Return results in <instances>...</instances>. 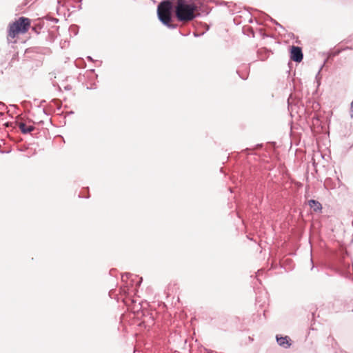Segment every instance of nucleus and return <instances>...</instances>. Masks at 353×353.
I'll use <instances>...</instances> for the list:
<instances>
[{
  "mask_svg": "<svg viewBox=\"0 0 353 353\" xmlns=\"http://www.w3.org/2000/svg\"><path fill=\"white\" fill-rule=\"evenodd\" d=\"M175 14L179 21H192L196 17L207 16L210 9L200 0H175Z\"/></svg>",
  "mask_w": 353,
  "mask_h": 353,
  "instance_id": "obj_1",
  "label": "nucleus"
},
{
  "mask_svg": "<svg viewBox=\"0 0 353 353\" xmlns=\"http://www.w3.org/2000/svg\"><path fill=\"white\" fill-rule=\"evenodd\" d=\"M174 1L175 0H162L159 2L157 8V15L159 21L169 29H176L178 27V24L174 23L172 18Z\"/></svg>",
  "mask_w": 353,
  "mask_h": 353,
  "instance_id": "obj_2",
  "label": "nucleus"
},
{
  "mask_svg": "<svg viewBox=\"0 0 353 353\" xmlns=\"http://www.w3.org/2000/svg\"><path fill=\"white\" fill-rule=\"evenodd\" d=\"M347 255V252H331L327 256L326 265L327 268L340 274H343L345 271L349 272L350 264L345 261Z\"/></svg>",
  "mask_w": 353,
  "mask_h": 353,
  "instance_id": "obj_3",
  "label": "nucleus"
},
{
  "mask_svg": "<svg viewBox=\"0 0 353 353\" xmlns=\"http://www.w3.org/2000/svg\"><path fill=\"white\" fill-rule=\"evenodd\" d=\"M30 19L25 17H20L10 23L8 28V40L9 41V38H16L19 34L26 33L30 28Z\"/></svg>",
  "mask_w": 353,
  "mask_h": 353,
  "instance_id": "obj_4",
  "label": "nucleus"
},
{
  "mask_svg": "<svg viewBox=\"0 0 353 353\" xmlns=\"http://www.w3.org/2000/svg\"><path fill=\"white\" fill-rule=\"evenodd\" d=\"M290 59L296 63H300L303 59L302 48L299 46H292L290 48Z\"/></svg>",
  "mask_w": 353,
  "mask_h": 353,
  "instance_id": "obj_5",
  "label": "nucleus"
},
{
  "mask_svg": "<svg viewBox=\"0 0 353 353\" xmlns=\"http://www.w3.org/2000/svg\"><path fill=\"white\" fill-rule=\"evenodd\" d=\"M276 343L283 349H288L292 345V341L288 335L276 334L275 336Z\"/></svg>",
  "mask_w": 353,
  "mask_h": 353,
  "instance_id": "obj_6",
  "label": "nucleus"
},
{
  "mask_svg": "<svg viewBox=\"0 0 353 353\" xmlns=\"http://www.w3.org/2000/svg\"><path fill=\"white\" fill-rule=\"evenodd\" d=\"M307 204L314 212H322L323 206L322 204L319 201L315 199H310L307 201Z\"/></svg>",
  "mask_w": 353,
  "mask_h": 353,
  "instance_id": "obj_7",
  "label": "nucleus"
},
{
  "mask_svg": "<svg viewBox=\"0 0 353 353\" xmlns=\"http://www.w3.org/2000/svg\"><path fill=\"white\" fill-rule=\"evenodd\" d=\"M44 25V19H39L37 21L34 22V25L32 27V30L38 34L40 33V30L43 28Z\"/></svg>",
  "mask_w": 353,
  "mask_h": 353,
  "instance_id": "obj_8",
  "label": "nucleus"
},
{
  "mask_svg": "<svg viewBox=\"0 0 353 353\" xmlns=\"http://www.w3.org/2000/svg\"><path fill=\"white\" fill-rule=\"evenodd\" d=\"M270 50L266 48L259 49L257 50V55L261 61H265L270 56Z\"/></svg>",
  "mask_w": 353,
  "mask_h": 353,
  "instance_id": "obj_9",
  "label": "nucleus"
},
{
  "mask_svg": "<svg viewBox=\"0 0 353 353\" xmlns=\"http://www.w3.org/2000/svg\"><path fill=\"white\" fill-rule=\"evenodd\" d=\"M19 128L21 130V132L23 134H28L29 133H31L35 129V128L32 125L26 126V125L24 123H19Z\"/></svg>",
  "mask_w": 353,
  "mask_h": 353,
  "instance_id": "obj_10",
  "label": "nucleus"
},
{
  "mask_svg": "<svg viewBox=\"0 0 353 353\" xmlns=\"http://www.w3.org/2000/svg\"><path fill=\"white\" fill-rule=\"evenodd\" d=\"M263 147V145L262 143H258V144H256L253 148H247L244 150H242V152L243 153H245L246 154H250L251 153L250 152V151H253V150H261L262 149Z\"/></svg>",
  "mask_w": 353,
  "mask_h": 353,
  "instance_id": "obj_11",
  "label": "nucleus"
},
{
  "mask_svg": "<svg viewBox=\"0 0 353 353\" xmlns=\"http://www.w3.org/2000/svg\"><path fill=\"white\" fill-rule=\"evenodd\" d=\"M79 26L76 24H72L69 27V32L70 35L77 36L79 33Z\"/></svg>",
  "mask_w": 353,
  "mask_h": 353,
  "instance_id": "obj_12",
  "label": "nucleus"
},
{
  "mask_svg": "<svg viewBox=\"0 0 353 353\" xmlns=\"http://www.w3.org/2000/svg\"><path fill=\"white\" fill-rule=\"evenodd\" d=\"M327 341L328 343H331V345L333 348L336 349L339 347L337 341L334 339V338L332 336L330 335L327 337Z\"/></svg>",
  "mask_w": 353,
  "mask_h": 353,
  "instance_id": "obj_13",
  "label": "nucleus"
},
{
  "mask_svg": "<svg viewBox=\"0 0 353 353\" xmlns=\"http://www.w3.org/2000/svg\"><path fill=\"white\" fill-rule=\"evenodd\" d=\"M130 288L128 286V284L126 283V285L121 287L119 288V292L122 295H128L129 294Z\"/></svg>",
  "mask_w": 353,
  "mask_h": 353,
  "instance_id": "obj_14",
  "label": "nucleus"
},
{
  "mask_svg": "<svg viewBox=\"0 0 353 353\" xmlns=\"http://www.w3.org/2000/svg\"><path fill=\"white\" fill-rule=\"evenodd\" d=\"M324 186L325 188H334V185L332 184V180L330 178H327L325 180Z\"/></svg>",
  "mask_w": 353,
  "mask_h": 353,
  "instance_id": "obj_15",
  "label": "nucleus"
},
{
  "mask_svg": "<svg viewBox=\"0 0 353 353\" xmlns=\"http://www.w3.org/2000/svg\"><path fill=\"white\" fill-rule=\"evenodd\" d=\"M43 19H44V20H47V21H52V22H54V23H58L59 21V19L55 18V17H50V16H46Z\"/></svg>",
  "mask_w": 353,
  "mask_h": 353,
  "instance_id": "obj_16",
  "label": "nucleus"
},
{
  "mask_svg": "<svg viewBox=\"0 0 353 353\" xmlns=\"http://www.w3.org/2000/svg\"><path fill=\"white\" fill-rule=\"evenodd\" d=\"M52 102L56 105L58 110H60L61 108V101L58 99H54L52 100Z\"/></svg>",
  "mask_w": 353,
  "mask_h": 353,
  "instance_id": "obj_17",
  "label": "nucleus"
},
{
  "mask_svg": "<svg viewBox=\"0 0 353 353\" xmlns=\"http://www.w3.org/2000/svg\"><path fill=\"white\" fill-rule=\"evenodd\" d=\"M268 17L270 18V21L272 23H274L276 26H277L278 27H279L281 29H283L284 30V28L283 27L282 25H281L279 23H278L276 20H274V19H272L270 15H267Z\"/></svg>",
  "mask_w": 353,
  "mask_h": 353,
  "instance_id": "obj_18",
  "label": "nucleus"
},
{
  "mask_svg": "<svg viewBox=\"0 0 353 353\" xmlns=\"http://www.w3.org/2000/svg\"><path fill=\"white\" fill-rule=\"evenodd\" d=\"M248 71H250V68H248ZM236 73L239 74V77L241 79H242L243 80H246L248 77V73H247L246 74H241L239 70L236 71Z\"/></svg>",
  "mask_w": 353,
  "mask_h": 353,
  "instance_id": "obj_19",
  "label": "nucleus"
},
{
  "mask_svg": "<svg viewBox=\"0 0 353 353\" xmlns=\"http://www.w3.org/2000/svg\"><path fill=\"white\" fill-rule=\"evenodd\" d=\"M132 276V274L130 273H125L124 274H122V276H121L122 281L126 282V281L124 279L125 276L126 277V279H128Z\"/></svg>",
  "mask_w": 353,
  "mask_h": 353,
  "instance_id": "obj_20",
  "label": "nucleus"
},
{
  "mask_svg": "<svg viewBox=\"0 0 353 353\" xmlns=\"http://www.w3.org/2000/svg\"><path fill=\"white\" fill-rule=\"evenodd\" d=\"M247 29L249 32L247 34L248 35L251 34L252 37H254V32L253 28L250 26H248Z\"/></svg>",
  "mask_w": 353,
  "mask_h": 353,
  "instance_id": "obj_21",
  "label": "nucleus"
},
{
  "mask_svg": "<svg viewBox=\"0 0 353 353\" xmlns=\"http://www.w3.org/2000/svg\"><path fill=\"white\" fill-rule=\"evenodd\" d=\"M261 14L262 15L264 21L270 20V18L267 17V15H268V14L261 12Z\"/></svg>",
  "mask_w": 353,
  "mask_h": 353,
  "instance_id": "obj_22",
  "label": "nucleus"
},
{
  "mask_svg": "<svg viewBox=\"0 0 353 353\" xmlns=\"http://www.w3.org/2000/svg\"><path fill=\"white\" fill-rule=\"evenodd\" d=\"M292 99V94L288 97V100H287V102H288V108L290 107V105H292V102H291V100Z\"/></svg>",
  "mask_w": 353,
  "mask_h": 353,
  "instance_id": "obj_23",
  "label": "nucleus"
},
{
  "mask_svg": "<svg viewBox=\"0 0 353 353\" xmlns=\"http://www.w3.org/2000/svg\"><path fill=\"white\" fill-rule=\"evenodd\" d=\"M321 68H322V67L320 68V70H319L317 74L316 75V79L317 81L318 85H319V84H320V82L318 80V78H319V74H320V71H321Z\"/></svg>",
  "mask_w": 353,
  "mask_h": 353,
  "instance_id": "obj_24",
  "label": "nucleus"
},
{
  "mask_svg": "<svg viewBox=\"0 0 353 353\" xmlns=\"http://www.w3.org/2000/svg\"><path fill=\"white\" fill-rule=\"evenodd\" d=\"M43 112L46 115H47V116H48V115H50V114H51V112H49L46 108H43Z\"/></svg>",
  "mask_w": 353,
  "mask_h": 353,
  "instance_id": "obj_25",
  "label": "nucleus"
},
{
  "mask_svg": "<svg viewBox=\"0 0 353 353\" xmlns=\"http://www.w3.org/2000/svg\"><path fill=\"white\" fill-rule=\"evenodd\" d=\"M65 90H70L72 89V86L70 85H67L64 87Z\"/></svg>",
  "mask_w": 353,
  "mask_h": 353,
  "instance_id": "obj_26",
  "label": "nucleus"
},
{
  "mask_svg": "<svg viewBox=\"0 0 353 353\" xmlns=\"http://www.w3.org/2000/svg\"><path fill=\"white\" fill-rule=\"evenodd\" d=\"M79 197H83V198H86V199H88L90 197V195L88 194V195H81V194H79Z\"/></svg>",
  "mask_w": 353,
  "mask_h": 353,
  "instance_id": "obj_27",
  "label": "nucleus"
},
{
  "mask_svg": "<svg viewBox=\"0 0 353 353\" xmlns=\"http://www.w3.org/2000/svg\"><path fill=\"white\" fill-rule=\"evenodd\" d=\"M113 293H114V290H110V292H109V296H110L111 298H113V296H112Z\"/></svg>",
  "mask_w": 353,
  "mask_h": 353,
  "instance_id": "obj_28",
  "label": "nucleus"
},
{
  "mask_svg": "<svg viewBox=\"0 0 353 353\" xmlns=\"http://www.w3.org/2000/svg\"><path fill=\"white\" fill-rule=\"evenodd\" d=\"M5 107H6L5 103H3V102L0 101V109H3Z\"/></svg>",
  "mask_w": 353,
  "mask_h": 353,
  "instance_id": "obj_29",
  "label": "nucleus"
},
{
  "mask_svg": "<svg viewBox=\"0 0 353 353\" xmlns=\"http://www.w3.org/2000/svg\"><path fill=\"white\" fill-rule=\"evenodd\" d=\"M87 59L90 61H94V60L93 59V58L90 56H88L87 57Z\"/></svg>",
  "mask_w": 353,
  "mask_h": 353,
  "instance_id": "obj_30",
  "label": "nucleus"
},
{
  "mask_svg": "<svg viewBox=\"0 0 353 353\" xmlns=\"http://www.w3.org/2000/svg\"><path fill=\"white\" fill-rule=\"evenodd\" d=\"M142 280H143V279H142V278H140V279H139V281L137 283V284H136V285H137V286L140 285H141V282H142Z\"/></svg>",
  "mask_w": 353,
  "mask_h": 353,
  "instance_id": "obj_31",
  "label": "nucleus"
},
{
  "mask_svg": "<svg viewBox=\"0 0 353 353\" xmlns=\"http://www.w3.org/2000/svg\"><path fill=\"white\" fill-rule=\"evenodd\" d=\"M230 3H232V2L223 1L221 3L222 5H225V6H228V4H230Z\"/></svg>",
  "mask_w": 353,
  "mask_h": 353,
  "instance_id": "obj_32",
  "label": "nucleus"
},
{
  "mask_svg": "<svg viewBox=\"0 0 353 353\" xmlns=\"http://www.w3.org/2000/svg\"><path fill=\"white\" fill-rule=\"evenodd\" d=\"M259 30H260V33H261V34L263 37H268V35L263 34L262 33V30H261V29H260Z\"/></svg>",
  "mask_w": 353,
  "mask_h": 353,
  "instance_id": "obj_33",
  "label": "nucleus"
},
{
  "mask_svg": "<svg viewBox=\"0 0 353 353\" xmlns=\"http://www.w3.org/2000/svg\"><path fill=\"white\" fill-rule=\"evenodd\" d=\"M271 145H272V147H276V142H272Z\"/></svg>",
  "mask_w": 353,
  "mask_h": 353,
  "instance_id": "obj_34",
  "label": "nucleus"
},
{
  "mask_svg": "<svg viewBox=\"0 0 353 353\" xmlns=\"http://www.w3.org/2000/svg\"><path fill=\"white\" fill-rule=\"evenodd\" d=\"M248 22H249L250 23H252V22H253V19H252V18H250V19H249Z\"/></svg>",
  "mask_w": 353,
  "mask_h": 353,
  "instance_id": "obj_35",
  "label": "nucleus"
},
{
  "mask_svg": "<svg viewBox=\"0 0 353 353\" xmlns=\"http://www.w3.org/2000/svg\"><path fill=\"white\" fill-rule=\"evenodd\" d=\"M194 36L195 37H199L200 35L194 32Z\"/></svg>",
  "mask_w": 353,
  "mask_h": 353,
  "instance_id": "obj_36",
  "label": "nucleus"
},
{
  "mask_svg": "<svg viewBox=\"0 0 353 353\" xmlns=\"http://www.w3.org/2000/svg\"><path fill=\"white\" fill-rule=\"evenodd\" d=\"M43 121H40L38 122L39 124H41V125H43Z\"/></svg>",
  "mask_w": 353,
  "mask_h": 353,
  "instance_id": "obj_37",
  "label": "nucleus"
},
{
  "mask_svg": "<svg viewBox=\"0 0 353 353\" xmlns=\"http://www.w3.org/2000/svg\"><path fill=\"white\" fill-rule=\"evenodd\" d=\"M340 53V51H337L334 53V55H338Z\"/></svg>",
  "mask_w": 353,
  "mask_h": 353,
  "instance_id": "obj_38",
  "label": "nucleus"
},
{
  "mask_svg": "<svg viewBox=\"0 0 353 353\" xmlns=\"http://www.w3.org/2000/svg\"><path fill=\"white\" fill-rule=\"evenodd\" d=\"M94 71H95V70H94V69H91V70H90V72H93V73H94Z\"/></svg>",
  "mask_w": 353,
  "mask_h": 353,
  "instance_id": "obj_39",
  "label": "nucleus"
},
{
  "mask_svg": "<svg viewBox=\"0 0 353 353\" xmlns=\"http://www.w3.org/2000/svg\"><path fill=\"white\" fill-rule=\"evenodd\" d=\"M74 114V112L72 110L68 112V114Z\"/></svg>",
  "mask_w": 353,
  "mask_h": 353,
  "instance_id": "obj_40",
  "label": "nucleus"
},
{
  "mask_svg": "<svg viewBox=\"0 0 353 353\" xmlns=\"http://www.w3.org/2000/svg\"><path fill=\"white\" fill-rule=\"evenodd\" d=\"M45 102H46V100H42V101H41V104H44V103H45Z\"/></svg>",
  "mask_w": 353,
  "mask_h": 353,
  "instance_id": "obj_41",
  "label": "nucleus"
},
{
  "mask_svg": "<svg viewBox=\"0 0 353 353\" xmlns=\"http://www.w3.org/2000/svg\"><path fill=\"white\" fill-rule=\"evenodd\" d=\"M208 353H213L212 350H207Z\"/></svg>",
  "mask_w": 353,
  "mask_h": 353,
  "instance_id": "obj_42",
  "label": "nucleus"
},
{
  "mask_svg": "<svg viewBox=\"0 0 353 353\" xmlns=\"http://www.w3.org/2000/svg\"><path fill=\"white\" fill-rule=\"evenodd\" d=\"M256 22H257V23H258V24H259V25H261V24H262V23H259L256 19Z\"/></svg>",
  "mask_w": 353,
  "mask_h": 353,
  "instance_id": "obj_43",
  "label": "nucleus"
},
{
  "mask_svg": "<svg viewBox=\"0 0 353 353\" xmlns=\"http://www.w3.org/2000/svg\"><path fill=\"white\" fill-rule=\"evenodd\" d=\"M133 283H134V281H133V280H132V283L130 284V285H131V286H132V285H133Z\"/></svg>",
  "mask_w": 353,
  "mask_h": 353,
  "instance_id": "obj_44",
  "label": "nucleus"
}]
</instances>
